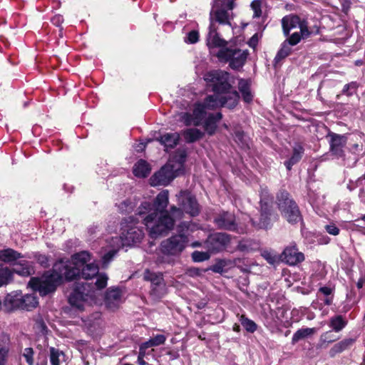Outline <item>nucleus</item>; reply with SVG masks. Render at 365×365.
<instances>
[{
	"label": "nucleus",
	"instance_id": "1",
	"mask_svg": "<svg viewBox=\"0 0 365 365\" xmlns=\"http://www.w3.org/2000/svg\"><path fill=\"white\" fill-rule=\"evenodd\" d=\"M168 200V191L163 190L152 202L143 201L137 208L135 215L142 218L153 239L168 234L173 230L175 220L182 217V210L175 205L166 210Z\"/></svg>",
	"mask_w": 365,
	"mask_h": 365
},
{
	"label": "nucleus",
	"instance_id": "2",
	"mask_svg": "<svg viewBox=\"0 0 365 365\" xmlns=\"http://www.w3.org/2000/svg\"><path fill=\"white\" fill-rule=\"evenodd\" d=\"M233 2L232 0H213L210 12V26L207 36V45L210 48H226L227 41L222 38L217 32L216 24L231 26Z\"/></svg>",
	"mask_w": 365,
	"mask_h": 365
},
{
	"label": "nucleus",
	"instance_id": "3",
	"mask_svg": "<svg viewBox=\"0 0 365 365\" xmlns=\"http://www.w3.org/2000/svg\"><path fill=\"white\" fill-rule=\"evenodd\" d=\"M66 265L63 262H56L49 272H46L42 277V279L31 277L29 285L36 291H38L41 296L56 291L57 287L62 283L63 280L71 282L75 272H67Z\"/></svg>",
	"mask_w": 365,
	"mask_h": 365
},
{
	"label": "nucleus",
	"instance_id": "4",
	"mask_svg": "<svg viewBox=\"0 0 365 365\" xmlns=\"http://www.w3.org/2000/svg\"><path fill=\"white\" fill-rule=\"evenodd\" d=\"M277 202L282 217L289 223L294 225L302 220L298 205L287 191L280 190L277 195Z\"/></svg>",
	"mask_w": 365,
	"mask_h": 365
},
{
	"label": "nucleus",
	"instance_id": "5",
	"mask_svg": "<svg viewBox=\"0 0 365 365\" xmlns=\"http://www.w3.org/2000/svg\"><path fill=\"white\" fill-rule=\"evenodd\" d=\"M134 216L123 218L120 222V239L123 245L132 246L140 243L144 237L143 227L138 226Z\"/></svg>",
	"mask_w": 365,
	"mask_h": 365
},
{
	"label": "nucleus",
	"instance_id": "6",
	"mask_svg": "<svg viewBox=\"0 0 365 365\" xmlns=\"http://www.w3.org/2000/svg\"><path fill=\"white\" fill-rule=\"evenodd\" d=\"M230 73L222 70H213L207 72L205 80L210 83L212 91L215 94L227 96L228 93L237 91L233 89L230 81Z\"/></svg>",
	"mask_w": 365,
	"mask_h": 365
},
{
	"label": "nucleus",
	"instance_id": "7",
	"mask_svg": "<svg viewBox=\"0 0 365 365\" xmlns=\"http://www.w3.org/2000/svg\"><path fill=\"white\" fill-rule=\"evenodd\" d=\"M248 54L247 50L226 47L220 48L216 56L220 62L228 63L232 69L238 70L245 65Z\"/></svg>",
	"mask_w": 365,
	"mask_h": 365
},
{
	"label": "nucleus",
	"instance_id": "8",
	"mask_svg": "<svg viewBox=\"0 0 365 365\" xmlns=\"http://www.w3.org/2000/svg\"><path fill=\"white\" fill-rule=\"evenodd\" d=\"M240 95L237 91H233L228 95L215 94L207 96L202 104L207 109H215L220 107L234 108L238 103Z\"/></svg>",
	"mask_w": 365,
	"mask_h": 365
},
{
	"label": "nucleus",
	"instance_id": "9",
	"mask_svg": "<svg viewBox=\"0 0 365 365\" xmlns=\"http://www.w3.org/2000/svg\"><path fill=\"white\" fill-rule=\"evenodd\" d=\"M272 197L267 190H263L260 194V217L259 221L252 219V225L257 229H268L271 225L270 215L272 212Z\"/></svg>",
	"mask_w": 365,
	"mask_h": 365
},
{
	"label": "nucleus",
	"instance_id": "10",
	"mask_svg": "<svg viewBox=\"0 0 365 365\" xmlns=\"http://www.w3.org/2000/svg\"><path fill=\"white\" fill-rule=\"evenodd\" d=\"M187 242L185 234L174 235L160 243V250L164 255L176 256L185 250Z\"/></svg>",
	"mask_w": 365,
	"mask_h": 365
},
{
	"label": "nucleus",
	"instance_id": "11",
	"mask_svg": "<svg viewBox=\"0 0 365 365\" xmlns=\"http://www.w3.org/2000/svg\"><path fill=\"white\" fill-rule=\"evenodd\" d=\"M91 255L88 251H81L73 254L71 256V259H61L56 262H61L66 265L67 272H75L74 276L72 278V281L80 278V270L82 267L88 264L91 261Z\"/></svg>",
	"mask_w": 365,
	"mask_h": 365
},
{
	"label": "nucleus",
	"instance_id": "12",
	"mask_svg": "<svg viewBox=\"0 0 365 365\" xmlns=\"http://www.w3.org/2000/svg\"><path fill=\"white\" fill-rule=\"evenodd\" d=\"M231 237L225 232L210 234L205 241V247L210 253H218L225 250L229 245Z\"/></svg>",
	"mask_w": 365,
	"mask_h": 365
},
{
	"label": "nucleus",
	"instance_id": "13",
	"mask_svg": "<svg viewBox=\"0 0 365 365\" xmlns=\"http://www.w3.org/2000/svg\"><path fill=\"white\" fill-rule=\"evenodd\" d=\"M205 109L201 103H195L192 113L182 112L180 114V121L185 126H199L206 117Z\"/></svg>",
	"mask_w": 365,
	"mask_h": 365
},
{
	"label": "nucleus",
	"instance_id": "14",
	"mask_svg": "<svg viewBox=\"0 0 365 365\" xmlns=\"http://www.w3.org/2000/svg\"><path fill=\"white\" fill-rule=\"evenodd\" d=\"M178 198L180 209L192 217H196L200 214V207L196 197L187 191H180Z\"/></svg>",
	"mask_w": 365,
	"mask_h": 365
},
{
	"label": "nucleus",
	"instance_id": "15",
	"mask_svg": "<svg viewBox=\"0 0 365 365\" xmlns=\"http://www.w3.org/2000/svg\"><path fill=\"white\" fill-rule=\"evenodd\" d=\"M329 138V152L336 159L345 160L344 148L346 145L347 137L346 135H340L333 132H329L327 135Z\"/></svg>",
	"mask_w": 365,
	"mask_h": 365
},
{
	"label": "nucleus",
	"instance_id": "16",
	"mask_svg": "<svg viewBox=\"0 0 365 365\" xmlns=\"http://www.w3.org/2000/svg\"><path fill=\"white\" fill-rule=\"evenodd\" d=\"M282 26L284 34L288 36L291 29L299 27L300 33L304 38H307L310 35V31L308 29L307 22L296 15L286 16L282 19Z\"/></svg>",
	"mask_w": 365,
	"mask_h": 365
},
{
	"label": "nucleus",
	"instance_id": "17",
	"mask_svg": "<svg viewBox=\"0 0 365 365\" xmlns=\"http://www.w3.org/2000/svg\"><path fill=\"white\" fill-rule=\"evenodd\" d=\"M177 176V170H173V166L170 163H167L151 176L150 185L152 186L167 185Z\"/></svg>",
	"mask_w": 365,
	"mask_h": 365
},
{
	"label": "nucleus",
	"instance_id": "18",
	"mask_svg": "<svg viewBox=\"0 0 365 365\" xmlns=\"http://www.w3.org/2000/svg\"><path fill=\"white\" fill-rule=\"evenodd\" d=\"M88 283H83L75 287L68 297V303L71 306L76 307L79 310L83 309V304L91 297L88 288Z\"/></svg>",
	"mask_w": 365,
	"mask_h": 365
},
{
	"label": "nucleus",
	"instance_id": "19",
	"mask_svg": "<svg viewBox=\"0 0 365 365\" xmlns=\"http://www.w3.org/2000/svg\"><path fill=\"white\" fill-rule=\"evenodd\" d=\"M214 223L220 230L227 231H237V224L235 215L230 212L222 211L214 217Z\"/></svg>",
	"mask_w": 365,
	"mask_h": 365
},
{
	"label": "nucleus",
	"instance_id": "20",
	"mask_svg": "<svg viewBox=\"0 0 365 365\" xmlns=\"http://www.w3.org/2000/svg\"><path fill=\"white\" fill-rule=\"evenodd\" d=\"M282 260L286 264L294 266L304 260V255L302 252H299L295 244L287 246L283 251Z\"/></svg>",
	"mask_w": 365,
	"mask_h": 365
},
{
	"label": "nucleus",
	"instance_id": "21",
	"mask_svg": "<svg viewBox=\"0 0 365 365\" xmlns=\"http://www.w3.org/2000/svg\"><path fill=\"white\" fill-rule=\"evenodd\" d=\"M21 291H15L8 294L4 300L3 305L7 312H12L15 309H20Z\"/></svg>",
	"mask_w": 365,
	"mask_h": 365
},
{
	"label": "nucleus",
	"instance_id": "22",
	"mask_svg": "<svg viewBox=\"0 0 365 365\" xmlns=\"http://www.w3.org/2000/svg\"><path fill=\"white\" fill-rule=\"evenodd\" d=\"M222 114L220 112L216 113H210L207 118H205L204 121V129L209 135L215 134L217 128V123L222 119Z\"/></svg>",
	"mask_w": 365,
	"mask_h": 365
},
{
	"label": "nucleus",
	"instance_id": "23",
	"mask_svg": "<svg viewBox=\"0 0 365 365\" xmlns=\"http://www.w3.org/2000/svg\"><path fill=\"white\" fill-rule=\"evenodd\" d=\"M304 152V147L301 143H295L293 146V152L292 156L284 164L287 170H291L292 166L297 164L302 159Z\"/></svg>",
	"mask_w": 365,
	"mask_h": 365
},
{
	"label": "nucleus",
	"instance_id": "24",
	"mask_svg": "<svg viewBox=\"0 0 365 365\" xmlns=\"http://www.w3.org/2000/svg\"><path fill=\"white\" fill-rule=\"evenodd\" d=\"M157 140L164 145L165 150L168 148H174L180 140V134L178 133H167L160 136Z\"/></svg>",
	"mask_w": 365,
	"mask_h": 365
},
{
	"label": "nucleus",
	"instance_id": "25",
	"mask_svg": "<svg viewBox=\"0 0 365 365\" xmlns=\"http://www.w3.org/2000/svg\"><path fill=\"white\" fill-rule=\"evenodd\" d=\"M14 272L23 277H28L34 274L33 262L21 259L15 264Z\"/></svg>",
	"mask_w": 365,
	"mask_h": 365
},
{
	"label": "nucleus",
	"instance_id": "26",
	"mask_svg": "<svg viewBox=\"0 0 365 365\" xmlns=\"http://www.w3.org/2000/svg\"><path fill=\"white\" fill-rule=\"evenodd\" d=\"M10 339L8 335L0 336V365H6L9 353Z\"/></svg>",
	"mask_w": 365,
	"mask_h": 365
},
{
	"label": "nucleus",
	"instance_id": "27",
	"mask_svg": "<svg viewBox=\"0 0 365 365\" xmlns=\"http://www.w3.org/2000/svg\"><path fill=\"white\" fill-rule=\"evenodd\" d=\"M22 255L11 249V248H7L2 250H0V260L9 264H13L15 265L16 263V262L22 258Z\"/></svg>",
	"mask_w": 365,
	"mask_h": 365
},
{
	"label": "nucleus",
	"instance_id": "28",
	"mask_svg": "<svg viewBox=\"0 0 365 365\" xmlns=\"http://www.w3.org/2000/svg\"><path fill=\"white\" fill-rule=\"evenodd\" d=\"M181 135L187 143H195L204 136L203 132L195 128L185 129L182 130Z\"/></svg>",
	"mask_w": 365,
	"mask_h": 365
},
{
	"label": "nucleus",
	"instance_id": "29",
	"mask_svg": "<svg viewBox=\"0 0 365 365\" xmlns=\"http://www.w3.org/2000/svg\"><path fill=\"white\" fill-rule=\"evenodd\" d=\"M238 88L242 94L243 101L245 103H250L253 100V95L250 88V82L246 79H240L238 82Z\"/></svg>",
	"mask_w": 365,
	"mask_h": 365
},
{
	"label": "nucleus",
	"instance_id": "30",
	"mask_svg": "<svg viewBox=\"0 0 365 365\" xmlns=\"http://www.w3.org/2000/svg\"><path fill=\"white\" fill-rule=\"evenodd\" d=\"M150 170V165L145 160L140 159L134 165L133 173L138 178H146Z\"/></svg>",
	"mask_w": 365,
	"mask_h": 365
},
{
	"label": "nucleus",
	"instance_id": "31",
	"mask_svg": "<svg viewBox=\"0 0 365 365\" xmlns=\"http://www.w3.org/2000/svg\"><path fill=\"white\" fill-rule=\"evenodd\" d=\"M99 271L98 266L94 263H88L81 267L80 278L90 279L96 277Z\"/></svg>",
	"mask_w": 365,
	"mask_h": 365
},
{
	"label": "nucleus",
	"instance_id": "32",
	"mask_svg": "<svg viewBox=\"0 0 365 365\" xmlns=\"http://www.w3.org/2000/svg\"><path fill=\"white\" fill-rule=\"evenodd\" d=\"M38 304V299L34 294L21 295L20 309L29 311L36 307Z\"/></svg>",
	"mask_w": 365,
	"mask_h": 365
},
{
	"label": "nucleus",
	"instance_id": "33",
	"mask_svg": "<svg viewBox=\"0 0 365 365\" xmlns=\"http://www.w3.org/2000/svg\"><path fill=\"white\" fill-rule=\"evenodd\" d=\"M292 53V48L288 45V42H283L281 44L279 50L277 51L273 61L274 67H277L280 65L281 61L287 57Z\"/></svg>",
	"mask_w": 365,
	"mask_h": 365
},
{
	"label": "nucleus",
	"instance_id": "34",
	"mask_svg": "<svg viewBox=\"0 0 365 365\" xmlns=\"http://www.w3.org/2000/svg\"><path fill=\"white\" fill-rule=\"evenodd\" d=\"M347 320L341 315H335L330 318L329 326L335 332L341 331L346 325Z\"/></svg>",
	"mask_w": 365,
	"mask_h": 365
},
{
	"label": "nucleus",
	"instance_id": "35",
	"mask_svg": "<svg viewBox=\"0 0 365 365\" xmlns=\"http://www.w3.org/2000/svg\"><path fill=\"white\" fill-rule=\"evenodd\" d=\"M121 297V290L118 287L109 288L105 295V302L108 306L115 304Z\"/></svg>",
	"mask_w": 365,
	"mask_h": 365
},
{
	"label": "nucleus",
	"instance_id": "36",
	"mask_svg": "<svg viewBox=\"0 0 365 365\" xmlns=\"http://www.w3.org/2000/svg\"><path fill=\"white\" fill-rule=\"evenodd\" d=\"M354 339H344L340 341L339 342L335 344L334 346L331 349L330 353L332 356L336 354L341 353L346 350L347 349L350 348L354 344Z\"/></svg>",
	"mask_w": 365,
	"mask_h": 365
},
{
	"label": "nucleus",
	"instance_id": "37",
	"mask_svg": "<svg viewBox=\"0 0 365 365\" xmlns=\"http://www.w3.org/2000/svg\"><path fill=\"white\" fill-rule=\"evenodd\" d=\"M317 332L316 328H302L298 329L292 336V344H295L299 340L307 338Z\"/></svg>",
	"mask_w": 365,
	"mask_h": 365
},
{
	"label": "nucleus",
	"instance_id": "38",
	"mask_svg": "<svg viewBox=\"0 0 365 365\" xmlns=\"http://www.w3.org/2000/svg\"><path fill=\"white\" fill-rule=\"evenodd\" d=\"M143 278L145 281L150 282L151 283V286L165 282L163 274L161 273L157 274L150 272L149 269H146L145 271Z\"/></svg>",
	"mask_w": 365,
	"mask_h": 365
},
{
	"label": "nucleus",
	"instance_id": "39",
	"mask_svg": "<svg viewBox=\"0 0 365 365\" xmlns=\"http://www.w3.org/2000/svg\"><path fill=\"white\" fill-rule=\"evenodd\" d=\"M49 352L51 365H60L61 361L63 360L65 356L63 351L55 347H50Z\"/></svg>",
	"mask_w": 365,
	"mask_h": 365
},
{
	"label": "nucleus",
	"instance_id": "40",
	"mask_svg": "<svg viewBox=\"0 0 365 365\" xmlns=\"http://www.w3.org/2000/svg\"><path fill=\"white\" fill-rule=\"evenodd\" d=\"M166 294L165 283H160L150 287V294L154 299H160Z\"/></svg>",
	"mask_w": 365,
	"mask_h": 365
},
{
	"label": "nucleus",
	"instance_id": "41",
	"mask_svg": "<svg viewBox=\"0 0 365 365\" xmlns=\"http://www.w3.org/2000/svg\"><path fill=\"white\" fill-rule=\"evenodd\" d=\"M256 243L250 239H243L240 240L237 246V250L243 252H249L255 249Z\"/></svg>",
	"mask_w": 365,
	"mask_h": 365
},
{
	"label": "nucleus",
	"instance_id": "42",
	"mask_svg": "<svg viewBox=\"0 0 365 365\" xmlns=\"http://www.w3.org/2000/svg\"><path fill=\"white\" fill-rule=\"evenodd\" d=\"M240 322L243 328L250 333H254L257 329V324L252 319L247 318L245 315H242L240 318Z\"/></svg>",
	"mask_w": 365,
	"mask_h": 365
},
{
	"label": "nucleus",
	"instance_id": "43",
	"mask_svg": "<svg viewBox=\"0 0 365 365\" xmlns=\"http://www.w3.org/2000/svg\"><path fill=\"white\" fill-rule=\"evenodd\" d=\"M234 140L241 148L248 147V138L243 130H236L234 132Z\"/></svg>",
	"mask_w": 365,
	"mask_h": 365
},
{
	"label": "nucleus",
	"instance_id": "44",
	"mask_svg": "<svg viewBox=\"0 0 365 365\" xmlns=\"http://www.w3.org/2000/svg\"><path fill=\"white\" fill-rule=\"evenodd\" d=\"M13 274L8 267H0V287L11 281Z\"/></svg>",
	"mask_w": 365,
	"mask_h": 365
},
{
	"label": "nucleus",
	"instance_id": "45",
	"mask_svg": "<svg viewBox=\"0 0 365 365\" xmlns=\"http://www.w3.org/2000/svg\"><path fill=\"white\" fill-rule=\"evenodd\" d=\"M117 206L120 213L127 214L133 210L135 204L131 200L126 199L117 205Z\"/></svg>",
	"mask_w": 365,
	"mask_h": 365
},
{
	"label": "nucleus",
	"instance_id": "46",
	"mask_svg": "<svg viewBox=\"0 0 365 365\" xmlns=\"http://www.w3.org/2000/svg\"><path fill=\"white\" fill-rule=\"evenodd\" d=\"M358 88L359 83L356 81H351V83L344 85L341 91V93L346 96H351L356 93Z\"/></svg>",
	"mask_w": 365,
	"mask_h": 365
},
{
	"label": "nucleus",
	"instance_id": "47",
	"mask_svg": "<svg viewBox=\"0 0 365 365\" xmlns=\"http://www.w3.org/2000/svg\"><path fill=\"white\" fill-rule=\"evenodd\" d=\"M210 257V252H200V251H194L192 253V259L195 262H201L205 260L209 259Z\"/></svg>",
	"mask_w": 365,
	"mask_h": 365
},
{
	"label": "nucleus",
	"instance_id": "48",
	"mask_svg": "<svg viewBox=\"0 0 365 365\" xmlns=\"http://www.w3.org/2000/svg\"><path fill=\"white\" fill-rule=\"evenodd\" d=\"M96 286L98 289H103L107 286L108 277L106 273H98Z\"/></svg>",
	"mask_w": 365,
	"mask_h": 365
},
{
	"label": "nucleus",
	"instance_id": "49",
	"mask_svg": "<svg viewBox=\"0 0 365 365\" xmlns=\"http://www.w3.org/2000/svg\"><path fill=\"white\" fill-rule=\"evenodd\" d=\"M118 253V250L112 249L105 253L102 257V264L103 267H106L108 264L113 259Z\"/></svg>",
	"mask_w": 365,
	"mask_h": 365
},
{
	"label": "nucleus",
	"instance_id": "50",
	"mask_svg": "<svg viewBox=\"0 0 365 365\" xmlns=\"http://www.w3.org/2000/svg\"><path fill=\"white\" fill-rule=\"evenodd\" d=\"M250 6L254 11L253 18H259L262 16V0H254Z\"/></svg>",
	"mask_w": 365,
	"mask_h": 365
},
{
	"label": "nucleus",
	"instance_id": "51",
	"mask_svg": "<svg viewBox=\"0 0 365 365\" xmlns=\"http://www.w3.org/2000/svg\"><path fill=\"white\" fill-rule=\"evenodd\" d=\"M302 38H304L302 35V33L294 32L293 33L289 38L286 39L284 42H288L289 46H295L297 45L301 40Z\"/></svg>",
	"mask_w": 365,
	"mask_h": 365
},
{
	"label": "nucleus",
	"instance_id": "52",
	"mask_svg": "<svg viewBox=\"0 0 365 365\" xmlns=\"http://www.w3.org/2000/svg\"><path fill=\"white\" fill-rule=\"evenodd\" d=\"M199 41V33L197 31L192 30L185 37V42L187 43H195Z\"/></svg>",
	"mask_w": 365,
	"mask_h": 365
},
{
	"label": "nucleus",
	"instance_id": "53",
	"mask_svg": "<svg viewBox=\"0 0 365 365\" xmlns=\"http://www.w3.org/2000/svg\"><path fill=\"white\" fill-rule=\"evenodd\" d=\"M308 201L312 205H318L320 201V195L314 190H309L307 193Z\"/></svg>",
	"mask_w": 365,
	"mask_h": 365
},
{
	"label": "nucleus",
	"instance_id": "54",
	"mask_svg": "<svg viewBox=\"0 0 365 365\" xmlns=\"http://www.w3.org/2000/svg\"><path fill=\"white\" fill-rule=\"evenodd\" d=\"M34 351L31 347L26 348L24 350L23 356L29 365H34Z\"/></svg>",
	"mask_w": 365,
	"mask_h": 365
},
{
	"label": "nucleus",
	"instance_id": "55",
	"mask_svg": "<svg viewBox=\"0 0 365 365\" xmlns=\"http://www.w3.org/2000/svg\"><path fill=\"white\" fill-rule=\"evenodd\" d=\"M35 327L42 334H46L48 331L47 326L44 322L43 319L41 317H38V319H36Z\"/></svg>",
	"mask_w": 365,
	"mask_h": 365
},
{
	"label": "nucleus",
	"instance_id": "56",
	"mask_svg": "<svg viewBox=\"0 0 365 365\" xmlns=\"http://www.w3.org/2000/svg\"><path fill=\"white\" fill-rule=\"evenodd\" d=\"M166 340V337L163 334H157L156 336L151 338V341L154 346H157L163 344Z\"/></svg>",
	"mask_w": 365,
	"mask_h": 365
},
{
	"label": "nucleus",
	"instance_id": "57",
	"mask_svg": "<svg viewBox=\"0 0 365 365\" xmlns=\"http://www.w3.org/2000/svg\"><path fill=\"white\" fill-rule=\"evenodd\" d=\"M224 267H225L224 264L222 262H217V263L212 265L209 268H207V271L211 270L215 273L222 274L224 271Z\"/></svg>",
	"mask_w": 365,
	"mask_h": 365
},
{
	"label": "nucleus",
	"instance_id": "58",
	"mask_svg": "<svg viewBox=\"0 0 365 365\" xmlns=\"http://www.w3.org/2000/svg\"><path fill=\"white\" fill-rule=\"evenodd\" d=\"M326 231L331 235H337L339 233V229L334 224H329L325 226Z\"/></svg>",
	"mask_w": 365,
	"mask_h": 365
},
{
	"label": "nucleus",
	"instance_id": "59",
	"mask_svg": "<svg viewBox=\"0 0 365 365\" xmlns=\"http://www.w3.org/2000/svg\"><path fill=\"white\" fill-rule=\"evenodd\" d=\"M262 256L270 264H274L278 260L277 257L270 252H266Z\"/></svg>",
	"mask_w": 365,
	"mask_h": 365
},
{
	"label": "nucleus",
	"instance_id": "60",
	"mask_svg": "<svg viewBox=\"0 0 365 365\" xmlns=\"http://www.w3.org/2000/svg\"><path fill=\"white\" fill-rule=\"evenodd\" d=\"M350 150L354 155H362L364 154L363 145L358 143H354L353 145H351Z\"/></svg>",
	"mask_w": 365,
	"mask_h": 365
},
{
	"label": "nucleus",
	"instance_id": "61",
	"mask_svg": "<svg viewBox=\"0 0 365 365\" xmlns=\"http://www.w3.org/2000/svg\"><path fill=\"white\" fill-rule=\"evenodd\" d=\"M191 224L189 222H181L178 225V234H185L184 232L187 231L190 229Z\"/></svg>",
	"mask_w": 365,
	"mask_h": 365
},
{
	"label": "nucleus",
	"instance_id": "62",
	"mask_svg": "<svg viewBox=\"0 0 365 365\" xmlns=\"http://www.w3.org/2000/svg\"><path fill=\"white\" fill-rule=\"evenodd\" d=\"M206 271H207V269H203L192 267L188 270V273H189V275L191 277H197V276L202 275Z\"/></svg>",
	"mask_w": 365,
	"mask_h": 365
},
{
	"label": "nucleus",
	"instance_id": "63",
	"mask_svg": "<svg viewBox=\"0 0 365 365\" xmlns=\"http://www.w3.org/2000/svg\"><path fill=\"white\" fill-rule=\"evenodd\" d=\"M318 293H321L322 294H323L324 297H327V296H333L332 293H333V289L329 287H321L319 289V291H318Z\"/></svg>",
	"mask_w": 365,
	"mask_h": 365
},
{
	"label": "nucleus",
	"instance_id": "64",
	"mask_svg": "<svg viewBox=\"0 0 365 365\" xmlns=\"http://www.w3.org/2000/svg\"><path fill=\"white\" fill-rule=\"evenodd\" d=\"M364 283H365V276H361L359 279V280H358V282L356 283L357 288L358 289H361L363 287Z\"/></svg>",
	"mask_w": 365,
	"mask_h": 365
}]
</instances>
